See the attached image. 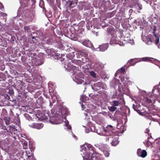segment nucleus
<instances>
[{
  "mask_svg": "<svg viewBox=\"0 0 160 160\" xmlns=\"http://www.w3.org/2000/svg\"><path fill=\"white\" fill-rule=\"evenodd\" d=\"M52 104H51V103L50 102V106L51 107H52Z\"/></svg>",
  "mask_w": 160,
  "mask_h": 160,
  "instance_id": "nucleus-43",
  "label": "nucleus"
},
{
  "mask_svg": "<svg viewBox=\"0 0 160 160\" xmlns=\"http://www.w3.org/2000/svg\"><path fill=\"white\" fill-rule=\"evenodd\" d=\"M77 3L76 1L68 0L66 2V5L70 8H73L77 5Z\"/></svg>",
  "mask_w": 160,
  "mask_h": 160,
  "instance_id": "nucleus-11",
  "label": "nucleus"
},
{
  "mask_svg": "<svg viewBox=\"0 0 160 160\" xmlns=\"http://www.w3.org/2000/svg\"><path fill=\"white\" fill-rule=\"evenodd\" d=\"M91 76H92L93 78L96 77V75L95 72L93 71H91L89 72Z\"/></svg>",
  "mask_w": 160,
  "mask_h": 160,
  "instance_id": "nucleus-31",
  "label": "nucleus"
},
{
  "mask_svg": "<svg viewBox=\"0 0 160 160\" xmlns=\"http://www.w3.org/2000/svg\"><path fill=\"white\" fill-rule=\"evenodd\" d=\"M87 160H100L99 154L97 152H94L89 157V158L86 157Z\"/></svg>",
  "mask_w": 160,
  "mask_h": 160,
  "instance_id": "nucleus-7",
  "label": "nucleus"
},
{
  "mask_svg": "<svg viewBox=\"0 0 160 160\" xmlns=\"http://www.w3.org/2000/svg\"><path fill=\"white\" fill-rule=\"evenodd\" d=\"M74 10H75L76 11H77L76 10V9H74Z\"/></svg>",
  "mask_w": 160,
  "mask_h": 160,
  "instance_id": "nucleus-53",
  "label": "nucleus"
},
{
  "mask_svg": "<svg viewBox=\"0 0 160 160\" xmlns=\"http://www.w3.org/2000/svg\"><path fill=\"white\" fill-rule=\"evenodd\" d=\"M124 77H122V78H121V81L122 82H123V80H124Z\"/></svg>",
  "mask_w": 160,
  "mask_h": 160,
  "instance_id": "nucleus-41",
  "label": "nucleus"
},
{
  "mask_svg": "<svg viewBox=\"0 0 160 160\" xmlns=\"http://www.w3.org/2000/svg\"><path fill=\"white\" fill-rule=\"evenodd\" d=\"M154 100H153V103H152V100L151 99H150L148 97H146L145 98V100L146 102L148 103L149 104H151V105H154V103H155V99H154Z\"/></svg>",
  "mask_w": 160,
  "mask_h": 160,
  "instance_id": "nucleus-16",
  "label": "nucleus"
},
{
  "mask_svg": "<svg viewBox=\"0 0 160 160\" xmlns=\"http://www.w3.org/2000/svg\"><path fill=\"white\" fill-rule=\"evenodd\" d=\"M57 118L53 117L50 119V121L53 124H58L60 123L59 121L56 120Z\"/></svg>",
  "mask_w": 160,
  "mask_h": 160,
  "instance_id": "nucleus-15",
  "label": "nucleus"
},
{
  "mask_svg": "<svg viewBox=\"0 0 160 160\" xmlns=\"http://www.w3.org/2000/svg\"><path fill=\"white\" fill-rule=\"evenodd\" d=\"M158 47L159 48H160V44L158 46Z\"/></svg>",
  "mask_w": 160,
  "mask_h": 160,
  "instance_id": "nucleus-44",
  "label": "nucleus"
},
{
  "mask_svg": "<svg viewBox=\"0 0 160 160\" xmlns=\"http://www.w3.org/2000/svg\"><path fill=\"white\" fill-rule=\"evenodd\" d=\"M125 102L123 98H120L118 101L114 100L112 102V105L114 106H118L124 104Z\"/></svg>",
  "mask_w": 160,
  "mask_h": 160,
  "instance_id": "nucleus-8",
  "label": "nucleus"
},
{
  "mask_svg": "<svg viewBox=\"0 0 160 160\" xmlns=\"http://www.w3.org/2000/svg\"><path fill=\"white\" fill-rule=\"evenodd\" d=\"M138 6L139 8V10H141L142 9V5L138 4Z\"/></svg>",
  "mask_w": 160,
  "mask_h": 160,
  "instance_id": "nucleus-34",
  "label": "nucleus"
},
{
  "mask_svg": "<svg viewBox=\"0 0 160 160\" xmlns=\"http://www.w3.org/2000/svg\"><path fill=\"white\" fill-rule=\"evenodd\" d=\"M149 129L148 128H147L145 132L148 134V135H149Z\"/></svg>",
  "mask_w": 160,
  "mask_h": 160,
  "instance_id": "nucleus-37",
  "label": "nucleus"
},
{
  "mask_svg": "<svg viewBox=\"0 0 160 160\" xmlns=\"http://www.w3.org/2000/svg\"><path fill=\"white\" fill-rule=\"evenodd\" d=\"M108 109L111 112H114L117 109V108L113 106L108 107Z\"/></svg>",
  "mask_w": 160,
  "mask_h": 160,
  "instance_id": "nucleus-26",
  "label": "nucleus"
},
{
  "mask_svg": "<svg viewBox=\"0 0 160 160\" xmlns=\"http://www.w3.org/2000/svg\"><path fill=\"white\" fill-rule=\"evenodd\" d=\"M29 126L34 128H35L37 129H40L43 127V124L42 123H35L29 125Z\"/></svg>",
  "mask_w": 160,
  "mask_h": 160,
  "instance_id": "nucleus-12",
  "label": "nucleus"
},
{
  "mask_svg": "<svg viewBox=\"0 0 160 160\" xmlns=\"http://www.w3.org/2000/svg\"><path fill=\"white\" fill-rule=\"evenodd\" d=\"M105 156L106 157H108L109 155V153L107 151H104L103 152Z\"/></svg>",
  "mask_w": 160,
  "mask_h": 160,
  "instance_id": "nucleus-32",
  "label": "nucleus"
},
{
  "mask_svg": "<svg viewBox=\"0 0 160 160\" xmlns=\"http://www.w3.org/2000/svg\"><path fill=\"white\" fill-rule=\"evenodd\" d=\"M100 50L101 51H104L107 49V46L106 45H100L99 47Z\"/></svg>",
  "mask_w": 160,
  "mask_h": 160,
  "instance_id": "nucleus-17",
  "label": "nucleus"
},
{
  "mask_svg": "<svg viewBox=\"0 0 160 160\" xmlns=\"http://www.w3.org/2000/svg\"><path fill=\"white\" fill-rule=\"evenodd\" d=\"M18 122H19L20 120H19V119L18 118Z\"/></svg>",
  "mask_w": 160,
  "mask_h": 160,
  "instance_id": "nucleus-51",
  "label": "nucleus"
},
{
  "mask_svg": "<svg viewBox=\"0 0 160 160\" xmlns=\"http://www.w3.org/2000/svg\"><path fill=\"white\" fill-rule=\"evenodd\" d=\"M44 9H45V8H43V10H44Z\"/></svg>",
  "mask_w": 160,
  "mask_h": 160,
  "instance_id": "nucleus-54",
  "label": "nucleus"
},
{
  "mask_svg": "<svg viewBox=\"0 0 160 160\" xmlns=\"http://www.w3.org/2000/svg\"><path fill=\"white\" fill-rule=\"evenodd\" d=\"M32 2L33 3L35 2V1H33L32 0H28V1H27V0H26V1H25L24 2H23V3L26 4L25 6L27 7L29 4L31 2Z\"/></svg>",
  "mask_w": 160,
  "mask_h": 160,
  "instance_id": "nucleus-27",
  "label": "nucleus"
},
{
  "mask_svg": "<svg viewBox=\"0 0 160 160\" xmlns=\"http://www.w3.org/2000/svg\"><path fill=\"white\" fill-rule=\"evenodd\" d=\"M151 58L149 57H145L140 58L139 61H141L144 62H151L152 60L150 59Z\"/></svg>",
  "mask_w": 160,
  "mask_h": 160,
  "instance_id": "nucleus-19",
  "label": "nucleus"
},
{
  "mask_svg": "<svg viewBox=\"0 0 160 160\" xmlns=\"http://www.w3.org/2000/svg\"><path fill=\"white\" fill-rule=\"evenodd\" d=\"M137 153L138 156L143 158L145 157L147 154V152L145 150H142L141 149H138Z\"/></svg>",
  "mask_w": 160,
  "mask_h": 160,
  "instance_id": "nucleus-9",
  "label": "nucleus"
},
{
  "mask_svg": "<svg viewBox=\"0 0 160 160\" xmlns=\"http://www.w3.org/2000/svg\"><path fill=\"white\" fill-rule=\"evenodd\" d=\"M24 29L25 31H26L28 32H29L31 31L30 28L29 26H24Z\"/></svg>",
  "mask_w": 160,
  "mask_h": 160,
  "instance_id": "nucleus-30",
  "label": "nucleus"
},
{
  "mask_svg": "<svg viewBox=\"0 0 160 160\" xmlns=\"http://www.w3.org/2000/svg\"><path fill=\"white\" fill-rule=\"evenodd\" d=\"M125 71V69L123 68H122L121 69V72L122 73H124Z\"/></svg>",
  "mask_w": 160,
  "mask_h": 160,
  "instance_id": "nucleus-36",
  "label": "nucleus"
},
{
  "mask_svg": "<svg viewBox=\"0 0 160 160\" xmlns=\"http://www.w3.org/2000/svg\"><path fill=\"white\" fill-rule=\"evenodd\" d=\"M73 73H74V74H75V73H74V72H73Z\"/></svg>",
  "mask_w": 160,
  "mask_h": 160,
  "instance_id": "nucleus-56",
  "label": "nucleus"
},
{
  "mask_svg": "<svg viewBox=\"0 0 160 160\" xmlns=\"http://www.w3.org/2000/svg\"><path fill=\"white\" fill-rule=\"evenodd\" d=\"M68 69L71 71L72 70H73V72H74V69H75L76 67L75 66H73L72 65H71V64H68L67 66Z\"/></svg>",
  "mask_w": 160,
  "mask_h": 160,
  "instance_id": "nucleus-24",
  "label": "nucleus"
},
{
  "mask_svg": "<svg viewBox=\"0 0 160 160\" xmlns=\"http://www.w3.org/2000/svg\"><path fill=\"white\" fill-rule=\"evenodd\" d=\"M78 53L80 54V55L84 56L85 57H86L88 55L87 52L85 50L79 51L78 52Z\"/></svg>",
  "mask_w": 160,
  "mask_h": 160,
  "instance_id": "nucleus-20",
  "label": "nucleus"
},
{
  "mask_svg": "<svg viewBox=\"0 0 160 160\" xmlns=\"http://www.w3.org/2000/svg\"><path fill=\"white\" fill-rule=\"evenodd\" d=\"M32 62L36 66H39L43 63L41 59L37 58H33L32 60Z\"/></svg>",
  "mask_w": 160,
  "mask_h": 160,
  "instance_id": "nucleus-13",
  "label": "nucleus"
},
{
  "mask_svg": "<svg viewBox=\"0 0 160 160\" xmlns=\"http://www.w3.org/2000/svg\"><path fill=\"white\" fill-rule=\"evenodd\" d=\"M156 107L155 106H154L153 108H152V109H155Z\"/></svg>",
  "mask_w": 160,
  "mask_h": 160,
  "instance_id": "nucleus-46",
  "label": "nucleus"
},
{
  "mask_svg": "<svg viewBox=\"0 0 160 160\" xmlns=\"http://www.w3.org/2000/svg\"><path fill=\"white\" fill-rule=\"evenodd\" d=\"M3 120L7 125H8L10 124V118L9 117H4Z\"/></svg>",
  "mask_w": 160,
  "mask_h": 160,
  "instance_id": "nucleus-21",
  "label": "nucleus"
},
{
  "mask_svg": "<svg viewBox=\"0 0 160 160\" xmlns=\"http://www.w3.org/2000/svg\"><path fill=\"white\" fill-rule=\"evenodd\" d=\"M82 44L88 47H92V45L91 42L88 40H84L82 41Z\"/></svg>",
  "mask_w": 160,
  "mask_h": 160,
  "instance_id": "nucleus-14",
  "label": "nucleus"
},
{
  "mask_svg": "<svg viewBox=\"0 0 160 160\" xmlns=\"http://www.w3.org/2000/svg\"><path fill=\"white\" fill-rule=\"evenodd\" d=\"M107 128L108 129H110L112 130V129L113 127L111 125H108Z\"/></svg>",
  "mask_w": 160,
  "mask_h": 160,
  "instance_id": "nucleus-33",
  "label": "nucleus"
},
{
  "mask_svg": "<svg viewBox=\"0 0 160 160\" xmlns=\"http://www.w3.org/2000/svg\"><path fill=\"white\" fill-rule=\"evenodd\" d=\"M71 61H72V63H75L74 62V61L72 60Z\"/></svg>",
  "mask_w": 160,
  "mask_h": 160,
  "instance_id": "nucleus-45",
  "label": "nucleus"
},
{
  "mask_svg": "<svg viewBox=\"0 0 160 160\" xmlns=\"http://www.w3.org/2000/svg\"><path fill=\"white\" fill-rule=\"evenodd\" d=\"M1 16L3 17H5L7 16V14L3 12H1Z\"/></svg>",
  "mask_w": 160,
  "mask_h": 160,
  "instance_id": "nucleus-35",
  "label": "nucleus"
},
{
  "mask_svg": "<svg viewBox=\"0 0 160 160\" xmlns=\"http://www.w3.org/2000/svg\"><path fill=\"white\" fill-rule=\"evenodd\" d=\"M94 67L97 70H99L102 68V66L99 63H96L94 65Z\"/></svg>",
  "mask_w": 160,
  "mask_h": 160,
  "instance_id": "nucleus-23",
  "label": "nucleus"
},
{
  "mask_svg": "<svg viewBox=\"0 0 160 160\" xmlns=\"http://www.w3.org/2000/svg\"><path fill=\"white\" fill-rule=\"evenodd\" d=\"M3 8L2 4L0 2V8Z\"/></svg>",
  "mask_w": 160,
  "mask_h": 160,
  "instance_id": "nucleus-40",
  "label": "nucleus"
},
{
  "mask_svg": "<svg viewBox=\"0 0 160 160\" xmlns=\"http://www.w3.org/2000/svg\"><path fill=\"white\" fill-rule=\"evenodd\" d=\"M87 148H86V151L88 153L87 157L89 158L91 155L92 153L96 152L94 150L93 147L91 144H88L87 146Z\"/></svg>",
  "mask_w": 160,
  "mask_h": 160,
  "instance_id": "nucleus-5",
  "label": "nucleus"
},
{
  "mask_svg": "<svg viewBox=\"0 0 160 160\" xmlns=\"http://www.w3.org/2000/svg\"><path fill=\"white\" fill-rule=\"evenodd\" d=\"M148 42H150L151 43L152 42V39H151V38H148Z\"/></svg>",
  "mask_w": 160,
  "mask_h": 160,
  "instance_id": "nucleus-38",
  "label": "nucleus"
},
{
  "mask_svg": "<svg viewBox=\"0 0 160 160\" xmlns=\"http://www.w3.org/2000/svg\"><path fill=\"white\" fill-rule=\"evenodd\" d=\"M126 79H127V80L128 79V77H126Z\"/></svg>",
  "mask_w": 160,
  "mask_h": 160,
  "instance_id": "nucleus-49",
  "label": "nucleus"
},
{
  "mask_svg": "<svg viewBox=\"0 0 160 160\" xmlns=\"http://www.w3.org/2000/svg\"><path fill=\"white\" fill-rule=\"evenodd\" d=\"M42 99V98H39L38 100H37V102H38L39 101H41V100Z\"/></svg>",
  "mask_w": 160,
  "mask_h": 160,
  "instance_id": "nucleus-42",
  "label": "nucleus"
},
{
  "mask_svg": "<svg viewBox=\"0 0 160 160\" xmlns=\"http://www.w3.org/2000/svg\"><path fill=\"white\" fill-rule=\"evenodd\" d=\"M8 127H9V129H7L6 127L4 126H3L2 127V129L6 130V132H7V134H8V133H12L13 132H15L18 130L17 129H16L15 126L12 125L11 126H9V127H8Z\"/></svg>",
  "mask_w": 160,
  "mask_h": 160,
  "instance_id": "nucleus-6",
  "label": "nucleus"
},
{
  "mask_svg": "<svg viewBox=\"0 0 160 160\" xmlns=\"http://www.w3.org/2000/svg\"><path fill=\"white\" fill-rule=\"evenodd\" d=\"M81 100V101H82L83 102H84V101L83 100Z\"/></svg>",
  "mask_w": 160,
  "mask_h": 160,
  "instance_id": "nucleus-52",
  "label": "nucleus"
},
{
  "mask_svg": "<svg viewBox=\"0 0 160 160\" xmlns=\"http://www.w3.org/2000/svg\"><path fill=\"white\" fill-rule=\"evenodd\" d=\"M135 59H131L129 61L128 63H129L130 65H134L136 63L138 62V61H135Z\"/></svg>",
  "mask_w": 160,
  "mask_h": 160,
  "instance_id": "nucleus-22",
  "label": "nucleus"
},
{
  "mask_svg": "<svg viewBox=\"0 0 160 160\" xmlns=\"http://www.w3.org/2000/svg\"><path fill=\"white\" fill-rule=\"evenodd\" d=\"M90 80H88V81H87V82H86L85 83V84H89L90 83Z\"/></svg>",
  "mask_w": 160,
  "mask_h": 160,
  "instance_id": "nucleus-39",
  "label": "nucleus"
},
{
  "mask_svg": "<svg viewBox=\"0 0 160 160\" xmlns=\"http://www.w3.org/2000/svg\"><path fill=\"white\" fill-rule=\"evenodd\" d=\"M35 55H36V53H34L33 54V56H34V55H35Z\"/></svg>",
  "mask_w": 160,
  "mask_h": 160,
  "instance_id": "nucleus-48",
  "label": "nucleus"
},
{
  "mask_svg": "<svg viewBox=\"0 0 160 160\" xmlns=\"http://www.w3.org/2000/svg\"><path fill=\"white\" fill-rule=\"evenodd\" d=\"M24 116L25 117L26 119L28 120V121H32V118L31 117L30 115L27 113H25L24 114Z\"/></svg>",
  "mask_w": 160,
  "mask_h": 160,
  "instance_id": "nucleus-25",
  "label": "nucleus"
},
{
  "mask_svg": "<svg viewBox=\"0 0 160 160\" xmlns=\"http://www.w3.org/2000/svg\"><path fill=\"white\" fill-rule=\"evenodd\" d=\"M132 107L135 111L137 112L139 114H141L142 112L141 110L139 109V108H140L139 107H138L137 105H136V106H135V105L133 104Z\"/></svg>",
  "mask_w": 160,
  "mask_h": 160,
  "instance_id": "nucleus-18",
  "label": "nucleus"
},
{
  "mask_svg": "<svg viewBox=\"0 0 160 160\" xmlns=\"http://www.w3.org/2000/svg\"><path fill=\"white\" fill-rule=\"evenodd\" d=\"M118 136L115 133H112L110 135L105 138L106 142H110L113 146H116L119 143Z\"/></svg>",
  "mask_w": 160,
  "mask_h": 160,
  "instance_id": "nucleus-1",
  "label": "nucleus"
},
{
  "mask_svg": "<svg viewBox=\"0 0 160 160\" xmlns=\"http://www.w3.org/2000/svg\"><path fill=\"white\" fill-rule=\"evenodd\" d=\"M1 22L0 21V25L1 24Z\"/></svg>",
  "mask_w": 160,
  "mask_h": 160,
  "instance_id": "nucleus-55",
  "label": "nucleus"
},
{
  "mask_svg": "<svg viewBox=\"0 0 160 160\" xmlns=\"http://www.w3.org/2000/svg\"><path fill=\"white\" fill-rule=\"evenodd\" d=\"M31 157V156L30 155H28V157Z\"/></svg>",
  "mask_w": 160,
  "mask_h": 160,
  "instance_id": "nucleus-50",
  "label": "nucleus"
},
{
  "mask_svg": "<svg viewBox=\"0 0 160 160\" xmlns=\"http://www.w3.org/2000/svg\"><path fill=\"white\" fill-rule=\"evenodd\" d=\"M81 83H82V82H83V80H81Z\"/></svg>",
  "mask_w": 160,
  "mask_h": 160,
  "instance_id": "nucleus-47",
  "label": "nucleus"
},
{
  "mask_svg": "<svg viewBox=\"0 0 160 160\" xmlns=\"http://www.w3.org/2000/svg\"><path fill=\"white\" fill-rule=\"evenodd\" d=\"M105 86L104 83L101 82H98L94 83L93 85L92 86V87L93 90L97 91L100 89L101 88L105 89L106 87Z\"/></svg>",
  "mask_w": 160,
  "mask_h": 160,
  "instance_id": "nucleus-3",
  "label": "nucleus"
},
{
  "mask_svg": "<svg viewBox=\"0 0 160 160\" xmlns=\"http://www.w3.org/2000/svg\"><path fill=\"white\" fill-rule=\"evenodd\" d=\"M110 43L111 44H118L120 46H122L123 45V42L122 41L119 40L117 37L112 38L111 39Z\"/></svg>",
  "mask_w": 160,
  "mask_h": 160,
  "instance_id": "nucleus-10",
  "label": "nucleus"
},
{
  "mask_svg": "<svg viewBox=\"0 0 160 160\" xmlns=\"http://www.w3.org/2000/svg\"><path fill=\"white\" fill-rule=\"evenodd\" d=\"M139 105H138V107H139Z\"/></svg>",
  "mask_w": 160,
  "mask_h": 160,
  "instance_id": "nucleus-57",
  "label": "nucleus"
},
{
  "mask_svg": "<svg viewBox=\"0 0 160 160\" xmlns=\"http://www.w3.org/2000/svg\"><path fill=\"white\" fill-rule=\"evenodd\" d=\"M3 145L4 146V147H3L2 146V148H3V149H6L7 148H8L9 147V146L8 145V144L7 142V141H5L3 142Z\"/></svg>",
  "mask_w": 160,
  "mask_h": 160,
  "instance_id": "nucleus-28",
  "label": "nucleus"
},
{
  "mask_svg": "<svg viewBox=\"0 0 160 160\" xmlns=\"http://www.w3.org/2000/svg\"><path fill=\"white\" fill-rule=\"evenodd\" d=\"M34 33L37 34V35L36 36H33L32 37V39L33 43L36 42L35 41H36V39L35 38L36 37L42 40H44V39L45 38H43V33L42 32H41L39 31H36L34 32Z\"/></svg>",
  "mask_w": 160,
  "mask_h": 160,
  "instance_id": "nucleus-4",
  "label": "nucleus"
},
{
  "mask_svg": "<svg viewBox=\"0 0 160 160\" xmlns=\"http://www.w3.org/2000/svg\"><path fill=\"white\" fill-rule=\"evenodd\" d=\"M160 96V88L158 86H155L152 90L151 96L152 98H157Z\"/></svg>",
  "mask_w": 160,
  "mask_h": 160,
  "instance_id": "nucleus-2",
  "label": "nucleus"
},
{
  "mask_svg": "<svg viewBox=\"0 0 160 160\" xmlns=\"http://www.w3.org/2000/svg\"><path fill=\"white\" fill-rule=\"evenodd\" d=\"M154 35L155 37V38L156 39V40H155V43L157 45L159 42V38L155 33H154Z\"/></svg>",
  "mask_w": 160,
  "mask_h": 160,
  "instance_id": "nucleus-29",
  "label": "nucleus"
}]
</instances>
